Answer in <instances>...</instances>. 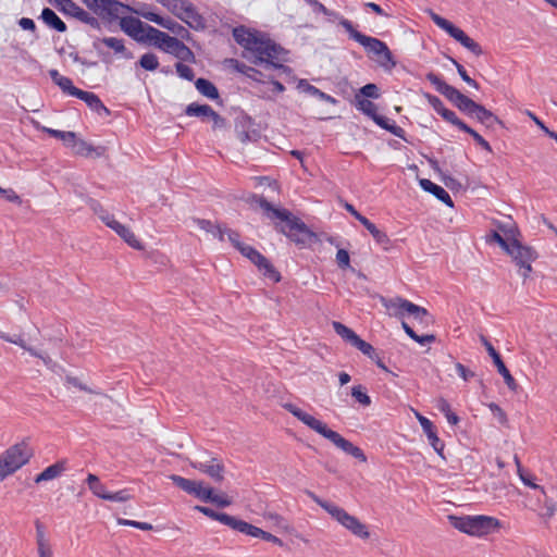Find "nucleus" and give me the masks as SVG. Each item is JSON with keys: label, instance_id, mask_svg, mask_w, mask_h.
<instances>
[{"label": "nucleus", "instance_id": "4", "mask_svg": "<svg viewBox=\"0 0 557 557\" xmlns=\"http://www.w3.org/2000/svg\"><path fill=\"white\" fill-rule=\"evenodd\" d=\"M307 495L352 535L361 540H368L370 537L368 525L361 522L356 516L350 515L343 507L332 502L322 499L313 492L307 491Z\"/></svg>", "mask_w": 557, "mask_h": 557}, {"label": "nucleus", "instance_id": "22", "mask_svg": "<svg viewBox=\"0 0 557 557\" xmlns=\"http://www.w3.org/2000/svg\"><path fill=\"white\" fill-rule=\"evenodd\" d=\"M195 510L203 513L205 516L213 519V520H216L227 527H230L231 529L235 530V531H238L239 528H240V524L243 522V520L234 517V516H230L225 512H218V511H214L213 509L209 508V507H205V506H196L195 507Z\"/></svg>", "mask_w": 557, "mask_h": 557}, {"label": "nucleus", "instance_id": "10", "mask_svg": "<svg viewBox=\"0 0 557 557\" xmlns=\"http://www.w3.org/2000/svg\"><path fill=\"white\" fill-rule=\"evenodd\" d=\"M520 268V274L525 280L532 272V262L537 258V253L529 246H523L519 240H510L505 250Z\"/></svg>", "mask_w": 557, "mask_h": 557}, {"label": "nucleus", "instance_id": "15", "mask_svg": "<svg viewBox=\"0 0 557 557\" xmlns=\"http://www.w3.org/2000/svg\"><path fill=\"white\" fill-rule=\"evenodd\" d=\"M191 467L207 474L214 482L220 483L224 480V465L216 458H211L208 461L191 462Z\"/></svg>", "mask_w": 557, "mask_h": 557}, {"label": "nucleus", "instance_id": "44", "mask_svg": "<svg viewBox=\"0 0 557 557\" xmlns=\"http://www.w3.org/2000/svg\"><path fill=\"white\" fill-rule=\"evenodd\" d=\"M20 347L27 351L29 355L40 359L48 369L54 371L58 368V363L54 362L48 354L39 351L32 346H28L25 341L24 346Z\"/></svg>", "mask_w": 557, "mask_h": 557}, {"label": "nucleus", "instance_id": "62", "mask_svg": "<svg viewBox=\"0 0 557 557\" xmlns=\"http://www.w3.org/2000/svg\"><path fill=\"white\" fill-rule=\"evenodd\" d=\"M518 475L524 485L530 486L534 490H539L541 492L542 487L534 483V476L531 473L523 469H519Z\"/></svg>", "mask_w": 557, "mask_h": 557}, {"label": "nucleus", "instance_id": "61", "mask_svg": "<svg viewBox=\"0 0 557 557\" xmlns=\"http://www.w3.org/2000/svg\"><path fill=\"white\" fill-rule=\"evenodd\" d=\"M131 498L132 495L127 490H121L115 493H109L106 500L123 503L129 500Z\"/></svg>", "mask_w": 557, "mask_h": 557}, {"label": "nucleus", "instance_id": "60", "mask_svg": "<svg viewBox=\"0 0 557 557\" xmlns=\"http://www.w3.org/2000/svg\"><path fill=\"white\" fill-rule=\"evenodd\" d=\"M134 13H136V14L143 16L144 18H146L150 22H153L156 24H159L162 22V16L147 10L146 5L144 8H141L140 10H135Z\"/></svg>", "mask_w": 557, "mask_h": 557}, {"label": "nucleus", "instance_id": "59", "mask_svg": "<svg viewBox=\"0 0 557 557\" xmlns=\"http://www.w3.org/2000/svg\"><path fill=\"white\" fill-rule=\"evenodd\" d=\"M361 98L376 99L380 97L379 88L375 84H367L360 89Z\"/></svg>", "mask_w": 557, "mask_h": 557}, {"label": "nucleus", "instance_id": "26", "mask_svg": "<svg viewBox=\"0 0 557 557\" xmlns=\"http://www.w3.org/2000/svg\"><path fill=\"white\" fill-rule=\"evenodd\" d=\"M409 306H416V304L401 298V297H395L392 299H384L383 306L389 311V313L397 318H404L405 313L410 314Z\"/></svg>", "mask_w": 557, "mask_h": 557}, {"label": "nucleus", "instance_id": "42", "mask_svg": "<svg viewBox=\"0 0 557 557\" xmlns=\"http://www.w3.org/2000/svg\"><path fill=\"white\" fill-rule=\"evenodd\" d=\"M332 326L335 333L351 346H354L359 338V336L351 329L347 327L341 322L333 321Z\"/></svg>", "mask_w": 557, "mask_h": 557}, {"label": "nucleus", "instance_id": "24", "mask_svg": "<svg viewBox=\"0 0 557 557\" xmlns=\"http://www.w3.org/2000/svg\"><path fill=\"white\" fill-rule=\"evenodd\" d=\"M71 148H73L75 154L86 157V158H100L104 154L106 148L102 146L95 147L86 140L78 139L75 136V141L72 143Z\"/></svg>", "mask_w": 557, "mask_h": 557}, {"label": "nucleus", "instance_id": "29", "mask_svg": "<svg viewBox=\"0 0 557 557\" xmlns=\"http://www.w3.org/2000/svg\"><path fill=\"white\" fill-rule=\"evenodd\" d=\"M49 76L50 78L52 79V82L58 85L60 87V89L64 92V94H67L72 97H76L77 96V91H81L79 88L75 87L73 85V82L71 78L66 77V76H63L59 73L58 70H50L49 71Z\"/></svg>", "mask_w": 557, "mask_h": 557}, {"label": "nucleus", "instance_id": "58", "mask_svg": "<svg viewBox=\"0 0 557 557\" xmlns=\"http://www.w3.org/2000/svg\"><path fill=\"white\" fill-rule=\"evenodd\" d=\"M175 69H176V73L178 74L180 77L187 79V81L194 79L195 73L190 66L178 62V63H176Z\"/></svg>", "mask_w": 557, "mask_h": 557}, {"label": "nucleus", "instance_id": "11", "mask_svg": "<svg viewBox=\"0 0 557 557\" xmlns=\"http://www.w3.org/2000/svg\"><path fill=\"white\" fill-rule=\"evenodd\" d=\"M239 252L248 258L265 277L275 283L281 281V274L275 270L271 262L253 247L245 245L244 247H240Z\"/></svg>", "mask_w": 557, "mask_h": 557}, {"label": "nucleus", "instance_id": "41", "mask_svg": "<svg viewBox=\"0 0 557 557\" xmlns=\"http://www.w3.org/2000/svg\"><path fill=\"white\" fill-rule=\"evenodd\" d=\"M195 86L197 90L205 97L209 99H218L219 98V91L218 88L213 83L206 78H198L195 82Z\"/></svg>", "mask_w": 557, "mask_h": 557}, {"label": "nucleus", "instance_id": "17", "mask_svg": "<svg viewBox=\"0 0 557 557\" xmlns=\"http://www.w3.org/2000/svg\"><path fill=\"white\" fill-rule=\"evenodd\" d=\"M162 4L168 7L177 17L190 24L189 18L196 20L199 16L196 14L193 4L187 0H161Z\"/></svg>", "mask_w": 557, "mask_h": 557}, {"label": "nucleus", "instance_id": "12", "mask_svg": "<svg viewBox=\"0 0 557 557\" xmlns=\"http://www.w3.org/2000/svg\"><path fill=\"white\" fill-rule=\"evenodd\" d=\"M185 113L188 116L208 117L212 120L214 129L222 128L226 124L225 119L216 113L209 104L193 102L186 107Z\"/></svg>", "mask_w": 557, "mask_h": 557}, {"label": "nucleus", "instance_id": "19", "mask_svg": "<svg viewBox=\"0 0 557 557\" xmlns=\"http://www.w3.org/2000/svg\"><path fill=\"white\" fill-rule=\"evenodd\" d=\"M416 417L428 437L429 444L442 458H444L443 450L445 445L437 436L435 426L432 423V421L425 418L424 416L420 414L419 412H416Z\"/></svg>", "mask_w": 557, "mask_h": 557}, {"label": "nucleus", "instance_id": "47", "mask_svg": "<svg viewBox=\"0 0 557 557\" xmlns=\"http://www.w3.org/2000/svg\"><path fill=\"white\" fill-rule=\"evenodd\" d=\"M102 44L108 48L114 50L115 53L124 54L126 59L132 58V53L127 52L122 39L115 37H104L101 39Z\"/></svg>", "mask_w": 557, "mask_h": 557}, {"label": "nucleus", "instance_id": "38", "mask_svg": "<svg viewBox=\"0 0 557 557\" xmlns=\"http://www.w3.org/2000/svg\"><path fill=\"white\" fill-rule=\"evenodd\" d=\"M374 122L382 127L383 129H386L387 132L392 133L398 138L405 139V131L400 126L396 125V123L383 115H379L377 117H374Z\"/></svg>", "mask_w": 557, "mask_h": 557}, {"label": "nucleus", "instance_id": "21", "mask_svg": "<svg viewBox=\"0 0 557 557\" xmlns=\"http://www.w3.org/2000/svg\"><path fill=\"white\" fill-rule=\"evenodd\" d=\"M426 79L435 87V89L446 97L454 104L457 103L458 99L463 95L454 86H450L444 82L438 75L430 72L426 74Z\"/></svg>", "mask_w": 557, "mask_h": 557}, {"label": "nucleus", "instance_id": "23", "mask_svg": "<svg viewBox=\"0 0 557 557\" xmlns=\"http://www.w3.org/2000/svg\"><path fill=\"white\" fill-rule=\"evenodd\" d=\"M238 532H240L243 534H246V535H249L251 537L262 539V540H264L267 542H271V543H273L275 545H278L281 547L284 545L283 541L280 537H277V536H275V535H273V534H271V533H269L267 531H263L262 529H260V528H258L256 525H252V524H250V523H248V522H246L244 520H243V522L240 524V528H239Z\"/></svg>", "mask_w": 557, "mask_h": 557}, {"label": "nucleus", "instance_id": "39", "mask_svg": "<svg viewBox=\"0 0 557 557\" xmlns=\"http://www.w3.org/2000/svg\"><path fill=\"white\" fill-rule=\"evenodd\" d=\"M298 88H301L305 92L310 94L311 96L318 97L319 99H321L323 101H326L329 103L335 104L337 102V100L334 97L323 92L322 90H320L315 86L310 85L305 79H301L299 82Z\"/></svg>", "mask_w": 557, "mask_h": 557}, {"label": "nucleus", "instance_id": "8", "mask_svg": "<svg viewBox=\"0 0 557 557\" xmlns=\"http://www.w3.org/2000/svg\"><path fill=\"white\" fill-rule=\"evenodd\" d=\"M284 223L276 224V228L297 245H306L314 236L308 226L287 210V218H275Z\"/></svg>", "mask_w": 557, "mask_h": 557}, {"label": "nucleus", "instance_id": "5", "mask_svg": "<svg viewBox=\"0 0 557 557\" xmlns=\"http://www.w3.org/2000/svg\"><path fill=\"white\" fill-rule=\"evenodd\" d=\"M339 25L344 27L351 39L364 48L368 54L374 55L382 66L386 69H393L396 66V61L384 41L358 32L354 27L352 23L347 18H341Z\"/></svg>", "mask_w": 557, "mask_h": 557}, {"label": "nucleus", "instance_id": "31", "mask_svg": "<svg viewBox=\"0 0 557 557\" xmlns=\"http://www.w3.org/2000/svg\"><path fill=\"white\" fill-rule=\"evenodd\" d=\"M40 18L48 27L55 29L59 33H64L67 29L66 24L50 8H45L41 11Z\"/></svg>", "mask_w": 557, "mask_h": 557}, {"label": "nucleus", "instance_id": "9", "mask_svg": "<svg viewBox=\"0 0 557 557\" xmlns=\"http://www.w3.org/2000/svg\"><path fill=\"white\" fill-rule=\"evenodd\" d=\"M429 15L436 26L445 30L450 37L457 40L473 54L481 55L483 53L481 46L472 38H470L461 28L455 26L451 22L442 17L432 10L429 11Z\"/></svg>", "mask_w": 557, "mask_h": 557}, {"label": "nucleus", "instance_id": "14", "mask_svg": "<svg viewBox=\"0 0 557 557\" xmlns=\"http://www.w3.org/2000/svg\"><path fill=\"white\" fill-rule=\"evenodd\" d=\"M57 5L64 13L90 26H98V20L77 5L73 0H57Z\"/></svg>", "mask_w": 557, "mask_h": 557}, {"label": "nucleus", "instance_id": "54", "mask_svg": "<svg viewBox=\"0 0 557 557\" xmlns=\"http://www.w3.org/2000/svg\"><path fill=\"white\" fill-rule=\"evenodd\" d=\"M450 60L454 63V65L456 66L457 72L460 75L461 79L463 82H466L469 86H471L475 89H479V84L468 75L465 67L460 63H458L455 59H450Z\"/></svg>", "mask_w": 557, "mask_h": 557}, {"label": "nucleus", "instance_id": "13", "mask_svg": "<svg viewBox=\"0 0 557 557\" xmlns=\"http://www.w3.org/2000/svg\"><path fill=\"white\" fill-rule=\"evenodd\" d=\"M481 342L485 346L488 355L493 359L494 364L496 366L499 374L504 377V381L509 389L517 391L518 384L513 376L510 374L509 370L505 366L504 361L502 360L500 355L496 351V349L493 347V345L486 339V337L481 336Z\"/></svg>", "mask_w": 557, "mask_h": 557}, {"label": "nucleus", "instance_id": "1", "mask_svg": "<svg viewBox=\"0 0 557 557\" xmlns=\"http://www.w3.org/2000/svg\"><path fill=\"white\" fill-rule=\"evenodd\" d=\"M235 41L245 49L243 57L253 64H265V67L284 69L280 61L284 49L274 41L265 38L257 32H251L244 26L233 30Z\"/></svg>", "mask_w": 557, "mask_h": 557}, {"label": "nucleus", "instance_id": "56", "mask_svg": "<svg viewBox=\"0 0 557 557\" xmlns=\"http://www.w3.org/2000/svg\"><path fill=\"white\" fill-rule=\"evenodd\" d=\"M336 263L338 268L345 270L350 268V257L346 249L339 248L336 253Z\"/></svg>", "mask_w": 557, "mask_h": 557}, {"label": "nucleus", "instance_id": "43", "mask_svg": "<svg viewBox=\"0 0 557 557\" xmlns=\"http://www.w3.org/2000/svg\"><path fill=\"white\" fill-rule=\"evenodd\" d=\"M86 483L95 496L104 500L107 499L109 492H107L106 486L100 482L96 474L89 473L87 475Z\"/></svg>", "mask_w": 557, "mask_h": 557}, {"label": "nucleus", "instance_id": "32", "mask_svg": "<svg viewBox=\"0 0 557 557\" xmlns=\"http://www.w3.org/2000/svg\"><path fill=\"white\" fill-rule=\"evenodd\" d=\"M193 222L206 233L211 234L213 237L218 238L221 242L224 240L225 232L220 224H214L210 220L199 218H193Z\"/></svg>", "mask_w": 557, "mask_h": 557}, {"label": "nucleus", "instance_id": "2", "mask_svg": "<svg viewBox=\"0 0 557 557\" xmlns=\"http://www.w3.org/2000/svg\"><path fill=\"white\" fill-rule=\"evenodd\" d=\"M88 9L96 14L108 17L119 18L121 29L135 39L136 41H144L146 27L148 24L143 23L134 16H123L126 12H134L129 5L123 4L117 0H82Z\"/></svg>", "mask_w": 557, "mask_h": 557}, {"label": "nucleus", "instance_id": "18", "mask_svg": "<svg viewBox=\"0 0 557 557\" xmlns=\"http://www.w3.org/2000/svg\"><path fill=\"white\" fill-rule=\"evenodd\" d=\"M246 202L251 207L258 206L263 210L267 218L275 220V218H287V210L273 207L263 196L250 194L246 198Z\"/></svg>", "mask_w": 557, "mask_h": 557}, {"label": "nucleus", "instance_id": "27", "mask_svg": "<svg viewBox=\"0 0 557 557\" xmlns=\"http://www.w3.org/2000/svg\"><path fill=\"white\" fill-rule=\"evenodd\" d=\"M111 230H113L121 238H123L124 242L127 243L132 248L137 250L144 249L143 244L140 240H138L129 227L120 223L119 221H111Z\"/></svg>", "mask_w": 557, "mask_h": 557}, {"label": "nucleus", "instance_id": "16", "mask_svg": "<svg viewBox=\"0 0 557 557\" xmlns=\"http://www.w3.org/2000/svg\"><path fill=\"white\" fill-rule=\"evenodd\" d=\"M529 508L535 511L539 518L542 519L545 524H548L549 520L556 512V506L554 502L547 498L543 488H541V495L537 497L536 503H531Z\"/></svg>", "mask_w": 557, "mask_h": 557}, {"label": "nucleus", "instance_id": "25", "mask_svg": "<svg viewBox=\"0 0 557 557\" xmlns=\"http://www.w3.org/2000/svg\"><path fill=\"white\" fill-rule=\"evenodd\" d=\"M169 45L164 51L174 54L183 61H193L195 59L193 51L180 39L175 37H166Z\"/></svg>", "mask_w": 557, "mask_h": 557}, {"label": "nucleus", "instance_id": "35", "mask_svg": "<svg viewBox=\"0 0 557 557\" xmlns=\"http://www.w3.org/2000/svg\"><path fill=\"white\" fill-rule=\"evenodd\" d=\"M64 470H65V462L58 461V462L47 467L42 472H40L35 478V482L40 483V482L53 480V479L60 476Z\"/></svg>", "mask_w": 557, "mask_h": 557}, {"label": "nucleus", "instance_id": "6", "mask_svg": "<svg viewBox=\"0 0 557 557\" xmlns=\"http://www.w3.org/2000/svg\"><path fill=\"white\" fill-rule=\"evenodd\" d=\"M451 525L460 532L473 536H483L500 527L498 519L490 516H449Z\"/></svg>", "mask_w": 557, "mask_h": 557}, {"label": "nucleus", "instance_id": "46", "mask_svg": "<svg viewBox=\"0 0 557 557\" xmlns=\"http://www.w3.org/2000/svg\"><path fill=\"white\" fill-rule=\"evenodd\" d=\"M171 480L176 486L182 488L184 492H186L188 494H193V495L195 494L196 488L198 487V484H199V481L185 479V478H183L181 475H176V474L171 475Z\"/></svg>", "mask_w": 557, "mask_h": 557}, {"label": "nucleus", "instance_id": "48", "mask_svg": "<svg viewBox=\"0 0 557 557\" xmlns=\"http://www.w3.org/2000/svg\"><path fill=\"white\" fill-rule=\"evenodd\" d=\"M455 106L463 113L473 116L480 104L474 102L466 95H462Z\"/></svg>", "mask_w": 557, "mask_h": 557}, {"label": "nucleus", "instance_id": "64", "mask_svg": "<svg viewBox=\"0 0 557 557\" xmlns=\"http://www.w3.org/2000/svg\"><path fill=\"white\" fill-rule=\"evenodd\" d=\"M490 410L494 413L498 422L503 425L507 423V414L505 411L495 403H491L488 405Z\"/></svg>", "mask_w": 557, "mask_h": 557}, {"label": "nucleus", "instance_id": "40", "mask_svg": "<svg viewBox=\"0 0 557 557\" xmlns=\"http://www.w3.org/2000/svg\"><path fill=\"white\" fill-rule=\"evenodd\" d=\"M408 308L410 309L409 315L413 317V319L419 324H421L423 326H429L430 324H432L434 322L433 317L429 313V311L425 308L420 307L418 305H416V306L408 305Z\"/></svg>", "mask_w": 557, "mask_h": 557}, {"label": "nucleus", "instance_id": "20", "mask_svg": "<svg viewBox=\"0 0 557 557\" xmlns=\"http://www.w3.org/2000/svg\"><path fill=\"white\" fill-rule=\"evenodd\" d=\"M235 132L238 139L243 143H255L260 137L259 132L253 127L250 117L244 116L238 119L235 125Z\"/></svg>", "mask_w": 557, "mask_h": 557}, {"label": "nucleus", "instance_id": "30", "mask_svg": "<svg viewBox=\"0 0 557 557\" xmlns=\"http://www.w3.org/2000/svg\"><path fill=\"white\" fill-rule=\"evenodd\" d=\"M76 98L83 100L92 111L97 113L103 112L110 114L109 109L102 103L101 99L91 91L82 90L76 92Z\"/></svg>", "mask_w": 557, "mask_h": 557}, {"label": "nucleus", "instance_id": "63", "mask_svg": "<svg viewBox=\"0 0 557 557\" xmlns=\"http://www.w3.org/2000/svg\"><path fill=\"white\" fill-rule=\"evenodd\" d=\"M424 97L426 98L428 102L430 103V106L438 113L441 114L446 108L443 103V101L434 96V95H431L429 92L424 94Z\"/></svg>", "mask_w": 557, "mask_h": 557}, {"label": "nucleus", "instance_id": "57", "mask_svg": "<svg viewBox=\"0 0 557 557\" xmlns=\"http://www.w3.org/2000/svg\"><path fill=\"white\" fill-rule=\"evenodd\" d=\"M213 488L205 487L201 482H199L198 487L196 488L195 496L202 502L210 503L212 499Z\"/></svg>", "mask_w": 557, "mask_h": 557}, {"label": "nucleus", "instance_id": "34", "mask_svg": "<svg viewBox=\"0 0 557 557\" xmlns=\"http://www.w3.org/2000/svg\"><path fill=\"white\" fill-rule=\"evenodd\" d=\"M480 123L488 128H493L495 125H503V122L492 111L487 110L483 106H479L474 115Z\"/></svg>", "mask_w": 557, "mask_h": 557}, {"label": "nucleus", "instance_id": "37", "mask_svg": "<svg viewBox=\"0 0 557 557\" xmlns=\"http://www.w3.org/2000/svg\"><path fill=\"white\" fill-rule=\"evenodd\" d=\"M360 223L369 231L379 245H382L384 248L389 245V238L386 233L379 230L369 219L364 216L362 220L360 219Z\"/></svg>", "mask_w": 557, "mask_h": 557}, {"label": "nucleus", "instance_id": "55", "mask_svg": "<svg viewBox=\"0 0 557 557\" xmlns=\"http://www.w3.org/2000/svg\"><path fill=\"white\" fill-rule=\"evenodd\" d=\"M465 133L472 136V138L475 140V143L482 147L487 152H493V149L488 141H486L478 132H475L473 128L468 126V129H463Z\"/></svg>", "mask_w": 557, "mask_h": 557}, {"label": "nucleus", "instance_id": "49", "mask_svg": "<svg viewBox=\"0 0 557 557\" xmlns=\"http://www.w3.org/2000/svg\"><path fill=\"white\" fill-rule=\"evenodd\" d=\"M440 115L446 122L458 127L460 131L468 129V125L463 121H461L454 111L446 108Z\"/></svg>", "mask_w": 557, "mask_h": 557}, {"label": "nucleus", "instance_id": "33", "mask_svg": "<svg viewBox=\"0 0 557 557\" xmlns=\"http://www.w3.org/2000/svg\"><path fill=\"white\" fill-rule=\"evenodd\" d=\"M166 37H171V36L168 35L166 33H163V32L148 25L146 27V33H145L143 42H146V41L153 42L157 47L164 50V48H166L169 45V40Z\"/></svg>", "mask_w": 557, "mask_h": 557}, {"label": "nucleus", "instance_id": "36", "mask_svg": "<svg viewBox=\"0 0 557 557\" xmlns=\"http://www.w3.org/2000/svg\"><path fill=\"white\" fill-rule=\"evenodd\" d=\"M34 125L37 129L49 134L51 137L62 140L67 147H71L72 143L75 141L76 134L74 132L53 129L50 127L41 126L38 122L34 123Z\"/></svg>", "mask_w": 557, "mask_h": 557}, {"label": "nucleus", "instance_id": "53", "mask_svg": "<svg viewBox=\"0 0 557 557\" xmlns=\"http://www.w3.org/2000/svg\"><path fill=\"white\" fill-rule=\"evenodd\" d=\"M354 347L359 349L363 355H366L370 359H374L377 357V354L375 352L373 346L360 337L358 338Z\"/></svg>", "mask_w": 557, "mask_h": 557}, {"label": "nucleus", "instance_id": "3", "mask_svg": "<svg viewBox=\"0 0 557 557\" xmlns=\"http://www.w3.org/2000/svg\"><path fill=\"white\" fill-rule=\"evenodd\" d=\"M283 407L294 417H296L299 421H301L311 430L315 431L318 434L329 440L333 445H335L338 449L343 450L345 454L352 456L354 458L358 459L361 462L367 461V457L361 448L354 445L348 440L344 438L339 433L329 429L327 425L321 420H318L313 416L305 412L294 404L287 403L284 404Z\"/></svg>", "mask_w": 557, "mask_h": 557}, {"label": "nucleus", "instance_id": "50", "mask_svg": "<svg viewBox=\"0 0 557 557\" xmlns=\"http://www.w3.org/2000/svg\"><path fill=\"white\" fill-rule=\"evenodd\" d=\"M139 64L146 71H154L159 67V60L153 53H145L139 59Z\"/></svg>", "mask_w": 557, "mask_h": 557}, {"label": "nucleus", "instance_id": "7", "mask_svg": "<svg viewBox=\"0 0 557 557\" xmlns=\"http://www.w3.org/2000/svg\"><path fill=\"white\" fill-rule=\"evenodd\" d=\"M33 456V450L25 441L17 443L0 455V482L26 465Z\"/></svg>", "mask_w": 557, "mask_h": 557}, {"label": "nucleus", "instance_id": "51", "mask_svg": "<svg viewBox=\"0 0 557 557\" xmlns=\"http://www.w3.org/2000/svg\"><path fill=\"white\" fill-rule=\"evenodd\" d=\"M65 382L72 386H75L77 387L78 389L81 391H84V392H87V393H90V394H95V395H100V396H103V397H107V398H110L107 394H103L101 391H98V389H92L90 387H88L86 384H83L77 377L75 376H66L65 379Z\"/></svg>", "mask_w": 557, "mask_h": 557}, {"label": "nucleus", "instance_id": "45", "mask_svg": "<svg viewBox=\"0 0 557 557\" xmlns=\"http://www.w3.org/2000/svg\"><path fill=\"white\" fill-rule=\"evenodd\" d=\"M356 102L358 110L362 111L366 115L370 116L373 121L374 117H377V108L376 106L369 99L361 98L359 95L356 96Z\"/></svg>", "mask_w": 557, "mask_h": 557}, {"label": "nucleus", "instance_id": "52", "mask_svg": "<svg viewBox=\"0 0 557 557\" xmlns=\"http://www.w3.org/2000/svg\"><path fill=\"white\" fill-rule=\"evenodd\" d=\"M351 395L352 397L362 406H370L371 405V398L370 396L364 392V388L361 385L354 386L351 388Z\"/></svg>", "mask_w": 557, "mask_h": 557}, {"label": "nucleus", "instance_id": "28", "mask_svg": "<svg viewBox=\"0 0 557 557\" xmlns=\"http://www.w3.org/2000/svg\"><path fill=\"white\" fill-rule=\"evenodd\" d=\"M419 184H420V186H421V188L423 190L432 194L438 200L444 202L446 206H448L450 208L454 207V202L451 200V197L449 196V194L442 186L431 182L428 178L420 180Z\"/></svg>", "mask_w": 557, "mask_h": 557}]
</instances>
